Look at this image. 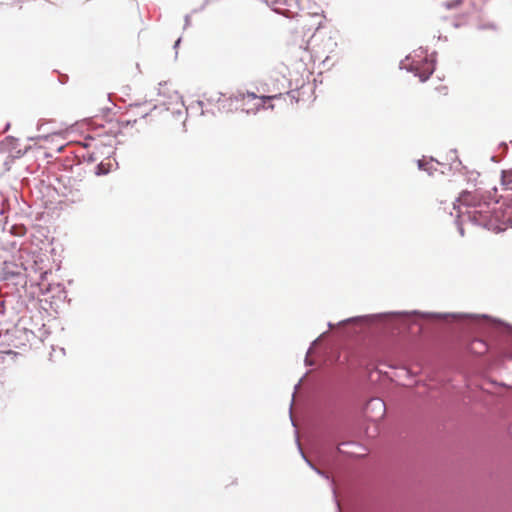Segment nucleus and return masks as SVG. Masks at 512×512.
Here are the masks:
<instances>
[{"instance_id":"f257e3e1","label":"nucleus","mask_w":512,"mask_h":512,"mask_svg":"<svg viewBox=\"0 0 512 512\" xmlns=\"http://www.w3.org/2000/svg\"><path fill=\"white\" fill-rule=\"evenodd\" d=\"M468 218L476 225L488 230H504L512 226V206L502 209L498 203L485 202L466 211Z\"/></svg>"},{"instance_id":"f03ea898","label":"nucleus","mask_w":512,"mask_h":512,"mask_svg":"<svg viewBox=\"0 0 512 512\" xmlns=\"http://www.w3.org/2000/svg\"><path fill=\"white\" fill-rule=\"evenodd\" d=\"M269 93H273L271 95H262L257 96L255 93L252 92H239L237 94L232 95L229 98V101L231 104H235L236 106H241V109L245 111L246 113H253L255 114L258 112L261 108H265V102L267 100L276 99L278 97L282 96L281 88L277 87L276 89H267L266 90Z\"/></svg>"},{"instance_id":"7ed1b4c3","label":"nucleus","mask_w":512,"mask_h":512,"mask_svg":"<svg viewBox=\"0 0 512 512\" xmlns=\"http://www.w3.org/2000/svg\"><path fill=\"white\" fill-rule=\"evenodd\" d=\"M386 411L385 403L378 398H373L370 401H368L365 412L368 417L378 420L381 419Z\"/></svg>"},{"instance_id":"20e7f679","label":"nucleus","mask_w":512,"mask_h":512,"mask_svg":"<svg viewBox=\"0 0 512 512\" xmlns=\"http://www.w3.org/2000/svg\"><path fill=\"white\" fill-rule=\"evenodd\" d=\"M147 115L148 112L141 106L130 107L121 119V123L126 126L132 125L137 122V117L145 118Z\"/></svg>"},{"instance_id":"39448f33","label":"nucleus","mask_w":512,"mask_h":512,"mask_svg":"<svg viewBox=\"0 0 512 512\" xmlns=\"http://www.w3.org/2000/svg\"><path fill=\"white\" fill-rule=\"evenodd\" d=\"M458 201L461 205L466 206L469 209H473L476 206H479L480 203H485L486 201H482L478 194L472 192H462L458 198Z\"/></svg>"},{"instance_id":"423d86ee","label":"nucleus","mask_w":512,"mask_h":512,"mask_svg":"<svg viewBox=\"0 0 512 512\" xmlns=\"http://www.w3.org/2000/svg\"><path fill=\"white\" fill-rule=\"evenodd\" d=\"M502 183L507 189H512V169L503 171Z\"/></svg>"},{"instance_id":"0eeeda50","label":"nucleus","mask_w":512,"mask_h":512,"mask_svg":"<svg viewBox=\"0 0 512 512\" xmlns=\"http://www.w3.org/2000/svg\"><path fill=\"white\" fill-rule=\"evenodd\" d=\"M471 350L475 353H483L486 350V345L481 340H475L471 344Z\"/></svg>"},{"instance_id":"6e6552de","label":"nucleus","mask_w":512,"mask_h":512,"mask_svg":"<svg viewBox=\"0 0 512 512\" xmlns=\"http://www.w3.org/2000/svg\"><path fill=\"white\" fill-rule=\"evenodd\" d=\"M434 71V68H433V65L431 63H428L426 68L424 69V71L420 72L418 74L420 80L423 82V81H426L429 76L433 73Z\"/></svg>"},{"instance_id":"1a4fd4ad","label":"nucleus","mask_w":512,"mask_h":512,"mask_svg":"<svg viewBox=\"0 0 512 512\" xmlns=\"http://www.w3.org/2000/svg\"><path fill=\"white\" fill-rule=\"evenodd\" d=\"M30 269L32 271H34L35 273H39L40 279H44V275L47 273L46 270H43V268L39 266L37 261L34 262V264L30 267Z\"/></svg>"},{"instance_id":"9d476101","label":"nucleus","mask_w":512,"mask_h":512,"mask_svg":"<svg viewBox=\"0 0 512 512\" xmlns=\"http://www.w3.org/2000/svg\"><path fill=\"white\" fill-rule=\"evenodd\" d=\"M26 0H17V3H24Z\"/></svg>"}]
</instances>
